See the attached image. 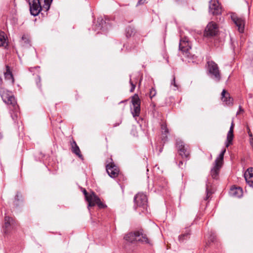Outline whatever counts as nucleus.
<instances>
[{"instance_id": "1", "label": "nucleus", "mask_w": 253, "mask_h": 253, "mask_svg": "<svg viewBox=\"0 0 253 253\" xmlns=\"http://www.w3.org/2000/svg\"><path fill=\"white\" fill-rule=\"evenodd\" d=\"M52 0H28L32 15L37 16L42 9L47 11Z\"/></svg>"}, {"instance_id": "2", "label": "nucleus", "mask_w": 253, "mask_h": 253, "mask_svg": "<svg viewBox=\"0 0 253 253\" xmlns=\"http://www.w3.org/2000/svg\"><path fill=\"white\" fill-rule=\"evenodd\" d=\"M124 239L126 241L131 243H134L135 241H138L142 243L150 244L146 235L142 234L140 231L128 233L125 235Z\"/></svg>"}, {"instance_id": "3", "label": "nucleus", "mask_w": 253, "mask_h": 253, "mask_svg": "<svg viewBox=\"0 0 253 253\" xmlns=\"http://www.w3.org/2000/svg\"><path fill=\"white\" fill-rule=\"evenodd\" d=\"M207 64L210 77L215 82H219L221 79V74L217 64L212 61H208Z\"/></svg>"}, {"instance_id": "4", "label": "nucleus", "mask_w": 253, "mask_h": 253, "mask_svg": "<svg viewBox=\"0 0 253 253\" xmlns=\"http://www.w3.org/2000/svg\"><path fill=\"white\" fill-rule=\"evenodd\" d=\"M83 192L86 200L88 203V207L94 206L95 205H97L100 208H104V206L101 202L100 199L94 194V192H91L90 194H88L85 189H84Z\"/></svg>"}, {"instance_id": "5", "label": "nucleus", "mask_w": 253, "mask_h": 253, "mask_svg": "<svg viewBox=\"0 0 253 253\" xmlns=\"http://www.w3.org/2000/svg\"><path fill=\"white\" fill-rule=\"evenodd\" d=\"M0 94L4 102L8 105H11L15 109L16 108L17 102L11 92L4 88H1Z\"/></svg>"}, {"instance_id": "6", "label": "nucleus", "mask_w": 253, "mask_h": 253, "mask_svg": "<svg viewBox=\"0 0 253 253\" xmlns=\"http://www.w3.org/2000/svg\"><path fill=\"white\" fill-rule=\"evenodd\" d=\"M134 208L139 207L143 210H146L147 207V199L143 193H138L134 198Z\"/></svg>"}, {"instance_id": "7", "label": "nucleus", "mask_w": 253, "mask_h": 253, "mask_svg": "<svg viewBox=\"0 0 253 253\" xmlns=\"http://www.w3.org/2000/svg\"><path fill=\"white\" fill-rule=\"evenodd\" d=\"M132 107L131 112L133 117L139 116L140 112V100L137 94H134L131 99Z\"/></svg>"}, {"instance_id": "8", "label": "nucleus", "mask_w": 253, "mask_h": 253, "mask_svg": "<svg viewBox=\"0 0 253 253\" xmlns=\"http://www.w3.org/2000/svg\"><path fill=\"white\" fill-rule=\"evenodd\" d=\"M179 49L184 52L185 56L189 57L190 53L189 50L191 48V45L187 37H184L180 40L179 45Z\"/></svg>"}, {"instance_id": "9", "label": "nucleus", "mask_w": 253, "mask_h": 253, "mask_svg": "<svg viewBox=\"0 0 253 253\" xmlns=\"http://www.w3.org/2000/svg\"><path fill=\"white\" fill-rule=\"evenodd\" d=\"M217 32V25L213 22H211L208 24L205 30L204 36L207 37H213L216 35Z\"/></svg>"}, {"instance_id": "10", "label": "nucleus", "mask_w": 253, "mask_h": 253, "mask_svg": "<svg viewBox=\"0 0 253 253\" xmlns=\"http://www.w3.org/2000/svg\"><path fill=\"white\" fill-rule=\"evenodd\" d=\"M209 12L212 15H219L221 13V8L217 0H211L209 3Z\"/></svg>"}, {"instance_id": "11", "label": "nucleus", "mask_w": 253, "mask_h": 253, "mask_svg": "<svg viewBox=\"0 0 253 253\" xmlns=\"http://www.w3.org/2000/svg\"><path fill=\"white\" fill-rule=\"evenodd\" d=\"M231 18L235 25L238 27L240 33H243L244 31L245 20L242 18H239L236 14L232 13L230 15Z\"/></svg>"}, {"instance_id": "12", "label": "nucleus", "mask_w": 253, "mask_h": 253, "mask_svg": "<svg viewBox=\"0 0 253 253\" xmlns=\"http://www.w3.org/2000/svg\"><path fill=\"white\" fill-rule=\"evenodd\" d=\"M176 145L178 148L179 155L182 158H188L190 154L188 146L185 145L183 142L181 140L177 141Z\"/></svg>"}, {"instance_id": "13", "label": "nucleus", "mask_w": 253, "mask_h": 253, "mask_svg": "<svg viewBox=\"0 0 253 253\" xmlns=\"http://www.w3.org/2000/svg\"><path fill=\"white\" fill-rule=\"evenodd\" d=\"M106 171L108 175L112 178L116 177L119 172V169L113 163L106 166Z\"/></svg>"}, {"instance_id": "14", "label": "nucleus", "mask_w": 253, "mask_h": 253, "mask_svg": "<svg viewBox=\"0 0 253 253\" xmlns=\"http://www.w3.org/2000/svg\"><path fill=\"white\" fill-rule=\"evenodd\" d=\"M244 177L248 184L253 187V168H248L244 173Z\"/></svg>"}, {"instance_id": "15", "label": "nucleus", "mask_w": 253, "mask_h": 253, "mask_svg": "<svg viewBox=\"0 0 253 253\" xmlns=\"http://www.w3.org/2000/svg\"><path fill=\"white\" fill-rule=\"evenodd\" d=\"M221 100L226 105H230L233 103V99L230 96L228 92L223 89L221 93Z\"/></svg>"}, {"instance_id": "16", "label": "nucleus", "mask_w": 253, "mask_h": 253, "mask_svg": "<svg viewBox=\"0 0 253 253\" xmlns=\"http://www.w3.org/2000/svg\"><path fill=\"white\" fill-rule=\"evenodd\" d=\"M233 128H234V124L233 122H232L231 125L230 126L229 131L228 132L227 135V139L226 142V147H228L230 144L232 143V141L233 139L234 135H233Z\"/></svg>"}, {"instance_id": "17", "label": "nucleus", "mask_w": 253, "mask_h": 253, "mask_svg": "<svg viewBox=\"0 0 253 253\" xmlns=\"http://www.w3.org/2000/svg\"><path fill=\"white\" fill-rule=\"evenodd\" d=\"M229 194L233 197L240 198L243 196V190L240 187H232L230 189Z\"/></svg>"}, {"instance_id": "18", "label": "nucleus", "mask_w": 253, "mask_h": 253, "mask_svg": "<svg viewBox=\"0 0 253 253\" xmlns=\"http://www.w3.org/2000/svg\"><path fill=\"white\" fill-rule=\"evenodd\" d=\"M222 166L214 163L213 167L211 171V174L213 179H217L218 176L219 171Z\"/></svg>"}, {"instance_id": "19", "label": "nucleus", "mask_w": 253, "mask_h": 253, "mask_svg": "<svg viewBox=\"0 0 253 253\" xmlns=\"http://www.w3.org/2000/svg\"><path fill=\"white\" fill-rule=\"evenodd\" d=\"M13 223V220L11 217L5 216L4 219V224L3 227L5 233H8L9 229Z\"/></svg>"}, {"instance_id": "20", "label": "nucleus", "mask_w": 253, "mask_h": 253, "mask_svg": "<svg viewBox=\"0 0 253 253\" xmlns=\"http://www.w3.org/2000/svg\"><path fill=\"white\" fill-rule=\"evenodd\" d=\"M72 151L77 155L80 158L83 159V156L81 154V151L79 146L77 145L76 142L75 141H73L71 143Z\"/></svg>"}, {"instance_id": "21", "label": "nucleus", "mask_w": 253, "mask_h": 253, "mask_svg": "<svg viewBox=\"0 0 253 253\" xmlns=\"http://www.w3.org/2000/svg\"><path fill=\"white\" fill-rule=\"evenodd\" d=\"M7 45V37L3 32L0 31V46L5 47Z\"/></svg>"}, {"instance_id": "22", "label": "nucleus", "mask_w": 253, "mask_h": 253, "mask_svg": "<svg viewBox=\"0 0 253 253\" xmlns=\"http://www.w3.org/2000/svg\"><path fill=\"white\" fill-rule=\"evenodd\" d=\"M6 71L4 73V77L6 80H11L12 83H14V79L12 73L10 70V68L8 66H6Z\"/></svg>"}, {"instance_id": "23", "label": "nucleus", "mask_w": 253, "mask_h": 253, "mask_svg": "<svg viewBox=\"0 0 253 253\" xmlns=\"http://www.w3.org/2000/svg\"><path fill=\"white\" fill-rule=\"evenodd\" d=\"M226 152V149H224L222 150L220 154L219 155L218 157L216 158V159L215 161V163L219 164L221 166L223 164V157L224 155Z\"/></svg>"}, {"instance_id": "24", "label": "nucleus", "mask_w": 253, "mask_h": 253, "mask_svg": "<svg viewBox=\"0 0 253 253\" xmlns=\"http://www.w3.org/2000/svg\"><path fill=\"white\" fill-rule=\"evenodd\" d=\"M226 152V149H224L222 150L220 154L219 155L218 157L216 158V159L215 161V163L219 164L221 166L223 164V157L224 155Z\"/></svg>"}, {"instance_id": "25", "label": "nucleus", "mask_w": 253, "mask_h": 253, "mask_svg": "<svg viewBox=\"0 0 253 253\" xmlns=\"http://www.w3.org/2000/svg\"><path fill=\"white\" fill-rule=\"evenodd\" d=\"M134 33V29L131 27H128L126 30V34L127 37H131Z\"/></svg>"}, {"instance_id": "26", "label": "nucleus", "mask_w": 253, "mask_h": 253, "mask_svg": "<svg viewBox=\"0 0 253 253\" xmlns=\"http://www.w3.org/2000/svg\"><path fill=\"white\" fill-rule=\"evenodd\" d=\"M97 23H98V25L96 24V26H97V28H95V30L97 29H101L103 27V24L105 22L103 20L102 18H98L97 20Z\"/></svg>"}, {"instance_id": "27", "label": "nucleus", "mask_w": 253, "mask_h": 253, "mask_svg": "<svg viewBox=\"0 0 253 253\" xmlns=\"http://www.w3.org/2000/svg\"><path fill=\"white\" fill-rule=\"evenodd\" d=\"M161 128L162 129L163 133H165L164 134L166 135L169 133L168 129L167 128V126L165 124H162L161 126Z\"/></svg>"}, {"instance_id": "28", "label": "nucleus", "mask_w": 253, "mask_h": 253, "mask_svg": "<svg viewBox=\"0 0 253 253\" xmlns=\"http://www.w3.org/2000/svg\"><path fill=\"white\" fill-rule=\"evenodd\" d=\"M156 94V91L154 88H152L150 91V97L152 98Z\"/></svg>"}, {"instance_id": "29", "label": "nucleus", "mask_w": 253, "mask_h": 253, "mask_svg": "<svg viewBox=\"0 0 253 253\" xmlns=\"http://www.w3.org/2000/svg\"><path fill=\"white\" fill-rule=\"evenodd\" d=\"M171 85H173L174 88H173L174 90H176L178 89V85L176 84L175 81V77L173 78L172 81L171 83Z\"/></svg>"}, {"instance_id": "30", "label": "nucleus", "mask_w": 253, "mask_h": 253, "mask_svg": "<svg viewBox=\"0 0 253 253\" xmlns=\"http://www.w3.org/2000/svg\"><path fill=\"white\" fill-rule=\"evenodd\" d=\"M22 40L24 42L25 44H28L29 42V39L25 36H23L22 37Z\"/></svg>"}, {"instance_id": "31", "label": "nucleus", "mask_w": 253, "mask_h": 253, "mask_svg": "<svg viewBox=\"0 0 253 253\" xmlns=\"http://www.w3.org/2000/svg\"><path fill=\"white\" fill-rule=\"evenodd\" d=\"M129 83L131 85V89L130 90V92H133L135 88V85L134 84H133V83L131 81V80L130 79V81H129Z\"/></svg>"}, {"instance_id": "32", "label": "nucleus", "mask_w": 253, "mask_h": 253, "mask_svg": "<svg viewBox=\"0 0 253 253\" xmlns=\"http://www.w3.org/2000/svg\"><path fill=\"white\" fill-rule=\"evenodd\" d=\"M211 194V193L208 190V188H207V197H206V200L208 199V198L210 196Z\"/></svg>"}, {"instance_id": "33", "label": "nucleus", "mask_w": 253, "mask_h": 253, "mask_svg": "<svg viewBox=\"0 0 253 253\" xmlns=\"http://www.w3.org/2000/svg\"><path fill=\"white\" fill-rule=\"evenodd\" d=\"M146 0H139L138 1L137 4H144V3H145Z\"/></svg>"}, {"instance_id": "34", "label": "nucleus", "mask_w": 253, "mask_h": 253, "mask_svg": "<svg viewBox=\"0 0 253 253\" xmlns=\"http://www.w3.org/2000/svg\"><path fill=\"white\" fill-rule=\"evenodd\" d=\"M250 143L252 148H253V137L250 138Z\"/></svg>"}, {"instance_id": "35", "label": "nucleus", "mask_w": 253, "mask_h": 253, "mask_svg": "<svg viewBox=\"0 0 253 253\" xmlns=\"http://www.w3.org/2000/svg\"><path fill=\"white\" fill-rule=\"evenodd\" d=\"M183 162L182 161H180L179 163V167L180 168H181V166L183 165Z\"/></svg>"}, {"instance_id": "36", "label": "nucleus", "mask_w": 253, "mask_h": 253, "mask_svg": "<svg viewBox=\"0 0 253 253\" xmlns=\"http://www.w3.org/2000/svg\"><path fill=\"white\" fill-rule=\"evenodd\" d=\"M186 235H187L186 234ZM185 236H186V234H184V235H182L181 236H180L179 237V240H182V238H183V237H184Z\"/></svg>"}, {"instance_id": "37", "label": "nucleus", "mask_w": 253, "mask_h": 253, "mask_svg": "<svg viewBox=\"0 0 253 253\" xmlns=\"http://www.w3.org/2000/svg\"><path fill=\"white\" fill-rule=\"evenodd\" d=\"M248 134L250 138L253 137V134L251 132H249Z\"/></svg>"}, {"instance_id": "38", "label": "nucleus", "mask_w": 253, "mask_h": 253, "mask_svg": "<svg viewBox=\"0 0 253 253\" xmlns=\"http://www.w3.org/2000/svg\"><path fill=\"white\" fill-rule=\"evenodd\" d=\"M3 137V135L1 132H0V139H1Z\"/></svg>"}, {"instance_id": "39", "label": "nucleus", "mask_w": 253, "mask_h": 253, "mask_svg": "<svg viewBox=\"0 0 253 253\" xmlns=\"http://www.w3.org/2000/svg\"><path fill=\"white\" fill-rule=\"evenodd\" d=\"M18 197H19V195H18V194H17L15 199H17V200H18Z\"/></svg>"}, {"instance_id": "40", "label": "nucleus", "mask_w": 253, "mask_h": 253, "mask_svg": "<svg viewBox=\"0 0 253 253\" xmlns=\"http://www.w3.org/2000/svg\"><path fill=\"white\" fill-rule=\"evenodd\" d=\"M248 133L251 132L250 128L248 127Z\"/></svg>"}, {"instance_id": "41", "label": "nucleus", "mask_w": 253, "mask_h": 253, "mask_svg": "<svg viewBox=\"0 0 253 253\" xmlns=\"http://www.w3.org/2000/svg\"><path fill=\"white\" fill-rule=\"evenodd\" d=\"M124 101H121L120 103H123Z\"/></svg>"}]
</instances>
